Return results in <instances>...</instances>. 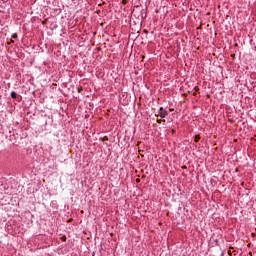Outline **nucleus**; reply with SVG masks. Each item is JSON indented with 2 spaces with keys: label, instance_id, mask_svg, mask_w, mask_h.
Instances as JSON below:
<instances>
[{
  "label": "nucleus",
  "instance_id": "obj_1",
  "mask_svg": "<svg viewBox=\"0 0 256 256\" xmlns=\"http://www.w3.org/2000/svg\"><path fill=\"white\" fill-rule=\"evenodd\" d=\"M158 115L159 117H161V119H165V117L169 115V112H167V110H165L163 107H160V109L158 110Z\"/></svg>",
  "mask_w": 256,
  "mask_h": 256
},
{
  "label": "nucleus",
  "instance_id": "obj_2",
  "mask_svg": "<svg viewBox=\"0 0 256 256\" xmlns=\"http://www.w3.org/2000/svg\"><path fill=\"white\" fill-rule=\"evenodd\" d=\"M11 97H12V99H16V97H17V92L12 91V92H11Z\"/></svg>",
  "mask_w": 256,
  "mask_h": 256
},
{
  "label": "nucleus",
  "instance_id": "obj_3",
  "mask_svg": "<svg viewBox=\"0 0 256 256\" xmlns=\"http://www.w3.org/2000/svg\"><path fill=\"white\" fill-rule=\"evenodd\" d=\"M156 121H157V123H159V124L165 123V120H162V119H157Z\"/></svg>",
  "mask_w": 256,
  "mask_h": 256
},
{
  "label": "nucleus",
  "instance_id": "obj_4",
  "mask_svg": "<svg viewBox=\"0 0 256 256\" xmlns=\"http://www.w3.org/2000/svg\"><path fill=\"white\" fill-rule=\"evenodd\" d=\"M201 139L199 136H195V142L198 143V141Z\"/></svg>",
  "mask_w": 256,
  "mask_h": 256
},
{
  "label": "nucleus",
  "instance_id": "obj_5",
  "mask_svg": "<svg viewBox=\"0 0 256 256\" xmlns=\"http://www.w3.org/2000/svg\"><path fill=\"white\" fill-rule=\"evenodd\" d=\"M61 241H63V242L67 241V237L66 236H62L61 237Z\"/></svg>",
  "mask_w": 256,
  "mask_h": 256
},
{
  "label": "nucleus",
  "instance_id": "obj_6",
  "mask_svg": "<svg viewBox=\"0 0 256 256\" xmlns=\"http://www.w3.org/2000/svg\"><path fill=\"white\" fill-rule=\"evenodd\" d=\"M194 90L195 91H199V88L196 86V87H194Z\"/></svg>",
  "mask_w": 256,
  "mask_h": 256
},
{
  "label": "nucleus",
  "instance_id": "obj_7",
  "mask_svg": "<svg viewBox=\"0 0 256 256\" xmlns=\"http://www.w3.org/2000/svg\"><path fill=\"white\" fill-rule=\"evenodd\" d=\"M12 37L15 39L17 37V34H13Z\"/></svg>",
  "mask_w": 256,
  "mask_h": 256
},
{
  "label": "nucleus",
  "instance_id": "obj_8",
  "mask_svg": "<svg viewBox=\"0 0 256 256\" xmlns=\"http://www.w3.org/2000/svg\"><path fill=\"white\" fill-rule=\"evenodd\" d=\"M228 255H231V251H228Z\"/></svg>",
  "mask_w": 256,
  "mask_h": 256
},
{
  "label": "nucleus",
  "instance_id": "obj_9",
  "mask_svg": "<svg viewBox=\"0 0 256 256\" xmlns=\"http://www.w3.org/2000/svg\"><path fill=\"white\" fill-rule=\"evenodd\" d=\"M172 133H175V130H172Z\"/></svg>",
  "mask_w": 256,
  "mask_h": 256
},
{
  "label": "nucleus",
  "instance_id": "obj_10",
  "mask_svg": "<svg viewBox=\"0 0 256 256\" xmlns=\"http://www.w3.org/2000/svg\"><path fill=\"white\" fill-rule=\"evenodd\" d=\"M170 111H173V109H170Z\"/></svg>",
  "mask_w": 256,
  "mask_h": 256
}]
</instances>
